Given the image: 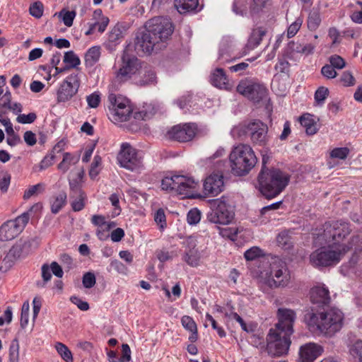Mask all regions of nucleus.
I'll use <instances>...</instances> for the list:
<instances>
[{"mask_svg": "<svg viewBox=\"0 0 362 362\" xmlns=\"http://www.w3.org/2000/svg\"><path fill=\"white\" fill-rule=\"evenodd\" d=\"M63 61L69 69L76 68L81 63L80 59L73 51L65 52Z\"/></svg>", "mask_w": 362, "mask_h": 362, "instance_id": "ea45409f", "label": "nucleus"}, {"mask_svg": "<svg viewBox=\"0 0 362 362\" xmlns=\"http://www.w3.org/2000/svg\"><path fill=\"white\" fill-rule=\"evenodd\" d=\"M211 82L213 86L221 88L228 90L230 88L228 79L223 71L221 68H217L212 73L211 76Z\"/></svg>", "mask_w": 362, "mask_h": 362, "instance_id": "cd10ccee", "label": "nucleus"}, {"mask_svg": "<svg viewBox=\"0 0 362 362\" xmlns=\"http://www.w3.org/2000/svg\"><path fill=\"white\" fill-rule=\"evenodd\" d=\"M157 82L156 72L151 67H144L139 71V78L136 83L141 86L155 84Z\"/></svg>", "mask_w": 362, "mask_h": 362, "instance_id": "bb28decb", "label": "nucleus"}, {"mask_svg": "<svg viewBox=\"0 0 362 362\" xmlns=\"http://www.w3.org/2000/svg\"><path fill=\"white\" fill-rule=\"evenodd\" d=\"M86 100L90 107L95 108L100 103V95L97 92L93 93L86 97Z\"/></svg>", "mask_w": 362, "mask_h": 362, "instance_id": "338daca9", "label": "nucleus"}, {"mask_svg": "<svg viewBox=\"0 0 362 362\" xmlns=\"http://www.w3.org/2000/svg\"><path fill=\"white\" fill-rule=\"evenodd\" d=\"M42 208L40 203H36L16 218L5 222L0 227V240L8 241L17 237L24 230L33 213L40 211Z\"/></svg>", "mask_w": 362, "mask_h": 362, "instance_id": "20e7f679", "label": "nucleus"}, {"mask_svg": "<svg viewBox=\"0 0 362 362\" xmlns=\"http://www.w3.org/2000/svg\"><path fill=\"white\" fill-rule=\"evenodd\" d=\"M329 95V90L325 87H320L315 93V99L317 103H323Z\"/></svg>", "mask_w": 362, "mask_h": 362, "instance_id": "e2e57ef3", "label": "nucleus"}, {"mask_svg": "<svg viewBox=\"0 0 362 362\" xmlns=\"http://www.w3.org/2000/svg\"><path fill=\"white\" fill-rule=\"evenodd\" d=\"M300 122L301 125L305 129L307 134L313 135L317 133L318 130L317 124L311 115H303L300 119Z\"/></svg>", "mask_w": 362, "mask_h": 362, "instance_id": "f704fd0d", "label": "nucleus"}, {"mask_svg": "<svg viewBox=\"0 0 362 362\" xmlns=\"http://www.w3.org/2000/svg\"><path fill=\"white\" fill-rule=\"evenodd\" d=\"M109 22V18L103 15L101 9H95L93 13L91 22L87 24L88 29L85 32V35H90L96 30L103 33L106 30Z\"/></svg>", "mask_w": 362, "mask_h": 362, "instance_id": "aec40b11", "label": "nucleus"}, {"mask_svg": "<svg viewBox=\"0 0 362 362\" xmlns=\"http://www.w3.org/2000/svg\"><path fill=\"white\" fill-rule=\"evenodd\" d=\"M303 18L299 16L296 18L295 21L288 26L286 32V36L288 38H291L297 34L303 24Z\"/></svg>", "mask_w": 362, "mask_h": 362, "instance_id": "c03bdc74", "label": "nucleus"}, {"mask_svg": "<svg viewBox=\"0 0 362 362\" xmlns=\"http://www.w3.org/2000/svg\"><path fill=\"white\" fill-rule=\"evenodd\" d=\"M44 190V185L41 183L30 187L24 192L23 198L28 199L31 197L36 196Z\"/></svg>", "mask_w": 362, "mask_h": 362, "instance_id": "de8ad7c7", "label": "nucleus"}, {"mask_svg": "<svg viewBox=\"0 0 362 362\" xmlns=\"http://www.w3.org/2000/svg\"><path fill=\"white\" fill-rule=\"evenodd\" d=\"M108 100L111 104V107H110V118L114 122L127 121L133 114L134 117L137 119H144L146 117V113L143 112H136L134 113L130 101L126 98L110 94Z\"/></svg>", "mask_w": 362, "mask_h": 362, "instance_id": "423d86ee", "label": "nucleus"}, {"mask_svg": "<svg viewBox=\"0 0 362 362\" xmlns=\"http://www.w3.org/2000/svg\"><path fill=\"white\" fill-rule=\"evenodd\" d=\"M305 322L313 334L332 337L341 329L344 314L339 309L331 308L322 312L308 313Z\"/></svg>", "mask_w": 362, "mask_h": 362, "instance_id": "f257e3e1", "label": "nucleus"}, {"mask_svg": "<svg viewBox=\"0 0 362 362\" xmlns=\"http://www.w3.org/2000/svg\"><path fill=\"white\" fill-rule=\"evenodd\" d=\"M315 45L312 43H307L305 45H297L294 50L300 54L309 55L313 53Z\"/></svg>", "mask_w": 362, "mask_h": 362, "instance_id": "603ef678", "label": "nucleus"}, {"mask_svg": "<svg viewBox=\"0 0 362 362\" xmlns=\"http://www.w3.org/2000/svg\"><path fill=\"white\" fill-rule=\"evenodd\" d=\"M146 28L158 43L166 40L173 31V24L170 20L160 16L149 20Z\"/></svg>", "mask_w": 362, "mask_h": 362, "instance_id": "4468645a", "label": "nucleus"}, {"mask_svg": "<svg viewBox=\"0 0 362 362\" xmlns=\"http://www.w3.org/2000/svg\"><path fill=\"white\" fill-rule=\"evenodd\" d=\"M211 208V211L208 214V220L211 223L227 225L234 217L228 199L224 196L212 200Z\"/></svg>", "mask_w": 362, "mask_h": 362, "instance_id": "f8f14e48", "label": "nucleus"}, {"mask_svg": "<svg viewBox=\"0 0 362 362\" xmlns=\"http://www.w3.org/2000/svg\"><path fill=\"white\" fill-rule=\"evenodd\" d=\"M257 158L253 149L247 144H238L229 154V163L232 173L236 176H245L255 166Z\"/></svg>", "mask_w": 362, "mask_h": 362, "instance_id": "7ed1b4c3", "label": "nucleus"}, {"mask_svg": "<svg viewBox=\"0 0 362 362\" xmlns=\"http://www.w3.org/2000/svg\"><path fill=\"white\" fill-rule=\"evenodd\" d=\"M61 146L62 144L60 142L55 145L53 148V151L49 154L45 156L38 165L33 167L34 171H42L51 166L53 164V161L55 158L54 151H60Z\"/></svg>", "mask_w": 362, "mask_h": 362, "instance_id": "7c9ffc66", "label": "nucleus"}, {"mask_svg": "<svg viewBox=\"0 0 362 362\" xmlns=\"http://www.w3.org/2000/svg\"><path fill=\"white\" fill-rule=\"evenodd\" d=\"M187 248L183 256V260L190 267H196L199 264L201 255L196 248V240L194 238L189 237L186 240Z\"/></svg>", "mask_w": 362, "mask_h": 362, "instance_id": "5701e85b", "label": "nucleus"}, {"mask_svg": "<svg viewBox=\"0 0 362 362\" xmlns=\"http://www.w3.org/2000/svg\"><path fill=\"white\" fill-rule=\"evenodd\" d=\"M82 73L79 71L71 74L60 85L57 98L59 103H65L71 100L77 93L81 85Z\"/></svg>", "mask_w": 362, "mask_h": 362, "instance_id": "2eb2a0df", "label": "nucleus"}, {"mask_svg": "<svg viewBox=\"0 0 362 362\" xmlns=\"http://www.w3.org/2000/svg\"><path fill=\"white\" fill-rule=\"evenodd\" d=\"M242 129L244 133L250 137V140L254 145L263 146L267 144L269 139L267 135L268 127L260 120H252L243 125Z\"/></svg>", "mask_w": 362, "mask_h": 362, "instance_id": "dca6fc26", "label": "nucleus"}, {"mask_svg": "<svg viewBox=\"0 0 362 362\" xmlns=\"http://www.w3.org/2000/svg\"><path fill=\"white\" fill-rule=\"evenodd\" d=\"M122 37V33L119 28L114 27L108 35V40L117 44Z\"/></svg>", "mask_w": 362, "mask_h": 362, "instance_id": "0e129e2a", "label": "nucleus"}, {"mask_svg": "<svg viewBox=\"0 0 362 362\" xmlns=\"http://www.w3.org/2000/svg\"><path fill=\"white\" fill-rule=\"evenodd\" d=\"M321 346L315 343H308L302 346L300 349V359L301 362H313L322 352Z\"/></svg>", "mask_w": 362, "mask_h": 362, "instance_id": "393cba45", "label": "nucleus"}, {"mask_svg": "<svg viewBox=\"0 0 362 362\" xmlns=\"http://www.w3.org/2000/svg\"><path fill=\"white\" fill-rule=\"evenodd\" d=\"M279 322L274 329H278L291 335L293 332V325L296 318V312L288 308H279L277 311Z\"/></svg>", "mask_w": 362, "mask_h": 362, "instance_id": "6ab92c4d", "label": "nucleus"}, {"mask_svg": "<svg viewBox=\"0 0 362 362\" xmlns=\"http://www.w3.org/2000/svg\"><path fill=\"white\" fill-rule=\"evenodd\" d=\"M223 175L220 172L208 176L204 183V192L208 195L216 196L223 190Z\"/></svg>", "mask_w": 362, "mask_h": 362, "instance_id": "412c9836", "label": "nucleus"}, {"mask_svg": "<svg viewBox=\"0 0 362 362\" xmlns=\"http://www.w3.org/2000/svg\"><path fill=\"white\" fill-rule=\"evenodd\" d=\"M56 349L58 354L66 362L73 361L72 354L66 346L62 343H57L56 344Z\"/></svg>", "mask_w": 362, "mask_h": 362, "instance_id": "a18cd8bd", "label": "nucleus"}, {"mask_svg": "<svg viewBox=\"0 0 362 362\" xmlns=\"http://www.w3.org/2000/svg\"><path fill=\"white\" fill-rule=\"evenodd\" d=\"M199 4V0H175L174 5L177 11L184 14L194 10Z\"/></svg>", "mask_w": 362, "mask_h": 362, "instance_id": "2f4dec72", "label": "nucleus"}, {"mask_svg": "<svg viewBox=\"0 0 362 362\" xmlns=\"http://www.w3.org/2000/svg\"><path fill=\"white\" fill-rule=\"evenodd\" d=\"M187 219L190 225L197 224L200 221L201 212L197 209H192L188 212Z\"/></svg>", "mask_w": 362, "mask_h": 362, "instance_id": "13d9d810", "label": "nucleus"}, {"mask_svg": "<svg viewBox=\"0 0 362 362\" xmlns=\"http://www.w3.org/2000/svg\"><path fill=\"white\" fill-rule=\"evenodd\" d=\"M66 203V194L62 192L53 197L50 202L51 211L53 214H57Z\"/></svg>", "mask_w": 362, "mask_h": 362, "instance_id": "e433bc0d", "label": "nucleus"}, {"mask_svg": "<svg viewBox=\"0 0 362 362\" xmlns=\"http://www.w3.org/2000/svg\"><path fill=\"white\" fill-rule=\"evenodd\" d=\"M182 326L189 332L197 331V327L194 320L188 315H185L181 319Z\"/></svg>", "mask_w": 362, "mask_h": 362, "instance_id": "bf43d9fd", "label": "nucleus"}, {"mask_svg": "<svg viewBox=\"0 0 362 362\" xmlns=\"http://www.w3.org/2000/svg\"><path fill=\"white\" fill-rule=\"evenodd\" d=\"M84 175L83 168H76L71 170L69 175L70 189H81L78 186Z\"/></svg>", "mask_w": 362, "mask_h": 362, "instance_id": "72a5a7b5", "label": "nucleus"}, {"mask_svg": "<svg viewBox=\"0 0 362 362\" xmlns=\"http://www.w3.org/2000/svg\"><path fill=\"white\" fill-rule=\"evenodd\" d=\"M322 231L317 233V241L320 244H330L336 246H344L339 243L350 233L349 224L341 221L325 223Z\"/></svg>", "mask_w": 362, "mask_h": 362, "instance_id": "0eeeda50", "label": "nucleus"}, {"mask_svg": "<svg viewBox=\"0 0 362 362\" xmlns=\"http://www.w3.org/2000/svg\"><path fill=\"white\" fill-rule=\"evenodd\" d=\"M276 242L279 247L287 250L292 246L291 238L288 231H282L276 237Z\"/></svg>", "mask_w": 362, "mask_h": 362, "instance_id": "a19ab883", "label": "nucleus"}, {"mask_svg": "<svg viewBox=\"0 0 362 362\" xmlns=\"http://www.w3.org/2000/svg\"><path fill=\"white\" fill-rule=\"evenodd\" d=\"M160 187L163 190L175 191L184 197H194L197 183L191 177L174 175L165 177Z\"/></svg>", "mask_w": 362, "mask_h": 362, "instance_id": "6e6552de", "label": "nucleus"}, {"mask_svg": "<svg viewBox=\"0 0 362 362\" xmlns=\"http://www.w3.org/2000/svg\"><path fill=\"white\" fill-rule=\"evenodd\" d=\"M19 344L17 339L11 341L9 347V362H18Z\"/></svg>", "mask_w": 362, "mask_h": 362, "instance_id": "49530a36", "label": "nucleus"}, {"mask_svg": "<svg viewBox=\"0 0 362 362\" xmlns=\"http://www.w3.org/2000/svg\"><path fill=\"white\" fill-rule=\"evenodd\" d=\"M38 245L37 238H33L25 242L23 245H15L8 251L6 258L10 260H16L21 257L25 256L28 254L30 250L28 248L32 245L35 247Z\"/></svg>", "mask_w": 362, "mask_h": 362, "instance_id": "b1692460", "label": "nucleus"}, {"mask_svg": "<svg viewBox=\"0 0 362 362\" xmlns=\"http://www.w3.org/2000/svg\"><path fill=\"white\" fill-rule=\"evenodd\" d=\"M144 155L127 143L122 144L117 160L121 167L132 171L139 172L144 169Z\"/></svg>", "mask_w": 362, "mask_h": 362, "instance_id": "9d476101", "label": "nucleus"}, {"mask_svg": "<svg viewBox=\"0 0 362 362\" xmlns=\"http://www.w3.org/2000/svg\"><path fill=\"white\" fill-rule=\"evenodd\" d=\"M291 283V273L286 262L275 259L270 264L268 285L272 288L288 287Z\"/></svg>", "mask_w": 362, "mask_h": 362, "instance_id": "1a4fd4ad", "label": "nucleus"}, {"mask_svg": "<svg viewBox=\"0 0 362 362\" xmlns=\"http://www.w3.org/2000/svg\"><path fill=\"white\" fill-rule=\"evenodd\" d=\"M83 285L86 288H90L95 284L96 280L95 274L92 272H87L83 276Z\"/></svg>", "mask_w": 362, "mask_h": 362, "instance_id": "680f3d73", "label": "nucleus"}, {"mask_svg": "<svg viewBox=\"0 0 362 362\" xmlns=\"http://www.w3.org/2000/svg\"><path fill=\"white\" fill-rule=\"evenodd\" d=\"M349 354L358 362H362V340L358 339L349 345Z\"/></svg>", "mask_w": 362, "mask_h": 362, "instance_id": "58836bf2", "label": "nucleus"}, {"mask_svg": "<svg viewBox=\"0 0 362 362\" xmlns=\"http://www.w3.org/2000/svg\"><path fill=\"white\" fill-rule=\"evenodd\" d=\"M158 44L156 40L146 30L141 35L136 37L135 49L138 52L149 54Z\"/></svg>", "mask_w": 362, "mask_h": 362, "instance_id": "4be33fe9", "label": "nucleus"}, {"mask_svg": "<svg viewBox=\"0 0 362 362\" xmlns=\"http://www.w3.org/2000/svg\"><path fill=\"white\" fill-rule=\"evenodd\" d=\"M122 355L118 361L112 360V362H128L131 359V350L128 344H124L122 346Z\"/></svg>", "mask_w": 362, "mask_h": 362, "instance_id": "774afa93", "label": "nucleus"}, {"mask_svg": "<svg viewBox=\"0 0 362 362\" xmlns=\"http://www.w3.org/2000/svg\"><path fill=\"white\" fill-rule=\"evenodd\" d=\"M30 305L28 301L23 303L21 313V326L24 328L28 322Z\"/></svg>", "mask_w": 362, "mask_h": 362, "instance_id": "4d7b16f0", "label": "nucleus"}, {"mask_svg": "<svg viewBox=\"0 0 362 362\" xmlns=\"http://www.w3.org/2000/svg\"><path fill=\"white\" fill-rule=\"evenodd\" d=\"M291 335L278 330L270 329L267 336V351L272 356H281L286 354L291 345Z\"/></svg>", "mask_w": 362, "mask_h": 362, "instance_id": "9b49d317", "label": "nucleus"}, {"mask_svg": "<svg viewBox=\"0 0 362 362\" xmlns=\"http://www.w3.org/2000/svg\"><path fill=\"white\" fill-rule=\"evenodd\" d=\"M290 177L278 169L262 168L258 175L259 191L267 199L279 195L288 185Z\"/></svg>", "mask_w": 362, "mask_h": 362, "instance_id": "f03ea898", "label": "nucleus"}, {"mask_svg": "<svg viewBox=\"0 0 362 362\" xmlns=\"http://www.w3.org/2000/svg\"><path fill=\"white\" fill-rule=\"evenodd\" d=\"M236 89L240 94L255 103L264 100L267 95V88L255 80H242Z\"/></svg>", "mask_w": 362, "mask_h": 362, "instance_id": "ddd939ff", "label": "nucleus"}, {"mask_svg": "<svg viewBox=\"0 0 362 362\" xmlns=\"http://www.w3.org/2000/svg\"><path fill=\"white\" fill-rule=\"evenodd\" d=\"M101 158L99 156H95L89 170V175L92 179L96 177V176L99 174V167L101 165Z\"/></svg>", "mask_w": 362, "mask_h": 362, "instance_id": "864d4df0", "label": "nucleus"}, {"mask_svg": "<svg viewBox=\"0 0 362 362\" xmlns=\"http://www.w3.org/2000/svg\"><path fill=\"white\" fill-rule=\"evenodd\" d=\"M197 127L194 124L188 123L174 126L169 132V136L180 142L191 141L196 135Z\"/></svg>", "mask_w": 362, "mask_h": 362, "instance_id": "a211bd4d", "label": "nucleus"}, {"mask_svg": "<svg viewBox=\"0 0 362 362\" xmlns=\"http://www.w3.org/2000/svg\"><path fill=\"white\" fill-rule=\"evenodd\" d=\"M349 152V149L346 147L335 148L331 151L330 156L334 158L344 160L348 156Z\"/></svg>", "mask_w": 362, "mask_h": 362, "instance_id": "3c124183", "label": "nucleus"}, {"mask_svg": "<svg viewBox=\"0 0 362 362\" xmlns=\"http://www.w3.org/2000/svg\"><path fill=\"white\" fill-rule=\"evenodd\" d=\"M321 23V16L320 11L317 9L313 8L310 11L308 14V20H307V26L308 28L311 31L316 30L320 26Z\"/></svg>", "mask_w": 362, "mask_h": 362, "instance_id": "c9c22d12", "label": "nucleus"}, {"mask_svg": "<svg viewBox=\"0 0 362 362\" xmlns=\"http://www.w3.org/2000/svg\"><path fill=\"white\" fill-rule=\"evenodd\" d=\"M265 34L266 30L264 28L258 27L254 28L248 39L247 47L250 49H254L257 47L260 44L262 37L265 35Z\"/></svg>", "mask_w": 362, "mask_h": 362, "instance_id": "473e14b6", "label": "nucleus"}, {"mask_svg": "<svg viewBox=\"0 0 362 362\" xmlns=\"http://www.w3.org/2000/svg\"><path fill=\"white\" fill-rule=\"evenodd\" d=\"M139 68L140 64L137 58L124 54L122 64L115 76L116 81L118 83L127 81L139 71Z\"/></svg>", "mask_w": 362, "mask_h": 362, "instance_id": "f3484780", "label": "nucleus"}, {"mask_svg": "<svg viewBox=\"0 0 362 362\" xmlns=\"http://www.w3.org/2000/svg\"><path fill=\"white\" fill-rule=\"evenodd\" d=\"M310 298L313 303L319 305H327L330 301L329 290L324 285L312 288L310 291Z\"/></svg>", "mask_w": 362, "mask_h": 362, "instance_id": "a878e982", "label": "nucleus"}, {"mask_svg": "<svg viewBox=\"0 0 362 362\" xmlns=\"http://www.w3.org/2000/svg\"><path fill=\"white\" fill-rule=\"evenodd\" d=\"M238 233V229L235 227L221 228L219 230V234L222 237L229 238L232 240H235L236 239Z\"/></svg>", "mask_w": 362, "mask_h": 362, "instance_id": "6e6d98bb", "label": "nucleus"}, {"mask_svg": "<svg viewBox=\"0 0 362 362\" xmlns=\"http://www.w3.org/2000/svg\"><path fill=\"white\" fill-rule=\"evenodd\" d=\"M76 15V13L74 11H69L62 10L59 13V16H62V21L64 24L67 27H71L73 25Z\"/></svg>", "mask_w": 362, "mask_h": 362, "instance_id": "09e8293b", "label": "nucleus"}, {"mask_svg": "<svg viewBox=\"0 0 362 362\" xmlns=\"http://www.w3.org/2000/svg\"><path fill=\"white\" fill-rule=\"evenodd\" d=\"M71 197L74 199L71 202L72 209L74 211H79L84 208L85 193L81 189H71Z\"/></svg>", "mask_w": 362, "mask_h": 362, "instance_id": "c756f323", "label": "nucleus"}, {"mask_svg": "<svg viewBox=\"0 0 362 362\" xmlns=\"http://www.w3.org/2000/svg\"><path fill=\"white\" fill-rule=\"evenodd\" d=\"M329 62V64L335 69H342L346 66L344 59L337 54L330 56Z\"/></svg>", "mask_w": 362, "mask_h": 362, "instance_id": "8fccbe9b", "label": "nucleus"}, {"mask_svg": "<svg viewBox=\"0 0 362 362\" xmlns=\"http://www.w3.org/2000/svg\"><path fill=\"white\" fill-rule=\"evenodd\" d=\"M264 255V253L263 250L257 246L250 247L244 253V257L247 261H253L257 258L263 257Z\"/></svg>", "mask_w": 362, "mask_h": 362, "instance_id": "79ce46f5", "label": "nucleus"}, {"mask_svg": "<svg viewBox=\"0 0 362 362\" xmlns=\"http://www.w3.org/2000/svg\"><path fill=\"white\" fill-rule=\"evenodd\" d=\"M30 14L36 18H40L43 14V5L40 1H36L30 5Z\"/></svg>", "mask_w": 362, "mask_h": 362, "instance_id": "5fc2aeb1", "label": "nucleus"}, {"mask_svg": "<svg viewBox=\"0 0 362 362\" xmlns=\"http://www.w3.org/2000/svg\"><path fill=\"white\" fill-rule=\"evenodd\" d=\"M91 223L98 228L105 226L107 230L116 225L114 222L107 223L105 216L102 215H93L91 218Z\"/></svg>", "mask_w": 362, "mask_h": 362, "instance_id": "37998d69", "label": "nucleus"}, {"mask_svg": "<svg viewBox=\"0 0 362 362\" xmlns=\"http://www.w3.org/2000/svg\"><path fill=\"white\" fill-rule=\"evenodd\" d=\"M349 250L346 246H336L327 244L310 255V264L315 267H329L339 262L341 257Z\"/></svg>", "mask_w": 362, "mask_h": 362, "instance_id": "39448f33", "label": "nucleus"}, {"mask_svg": "<svg viewBox=\"0 0 362 362\" xmlns=\"http://www.w3.org/2000/svg\"><path fill=\"white\" fill-rule=\"evenodd\" d=\"M80 155L71 153H64L62 160L58 164L57 168L63 173H66L71 166L75 165L79 162Z\"/></svg>", "mask_w": 362, "mask_h": 362, "instance_id": "c85d7f7f", "label": "nucleus"}, {"mask_svg": "<svg viewBox=\"0 0 362 362\" xmlns=\"http://www.w3.org/2000/svg\"><path fill=\"white\" fill-rule=\"evenodd\" d=\"M322 75L327 79H332L337 77V73L334 67L329 64L324 65L321 69Z\"/></svg>", "mask_w": 362, "mask_h": 362, "instance_id": "052dcab7", "label": "nucleus"}, {"mask_svg": "<svg viewBox=\"0 0 362 362\" xmlns=\"http://www.w3.org/2000/svg\"><path fill=\"white\" fill-rule=\"evenodd\" d=\"M100 48L98 46L90 47L85 55V62L88 66H93L100 59Z\"/></svg>", "mask_w": 362, "mask_h": 362, "instance_id": "4c0bfd02", "label": "nucleus"}, {"mask_svg": "<svg viewBox=\"0 0 362 362\" xmlns=\"http://www.w3.org/2000/svg\"><path fill=\"white\" fill-rule=\"evenodd\" d=\"M154 220L160 229H163L166 226L165 214L162 209H159L155 214Z\"/></svg>", "mask_w": 362, "mask_h": 362, "instance_id": "69168bd1", "label": "nucleus"}]
</instances>
